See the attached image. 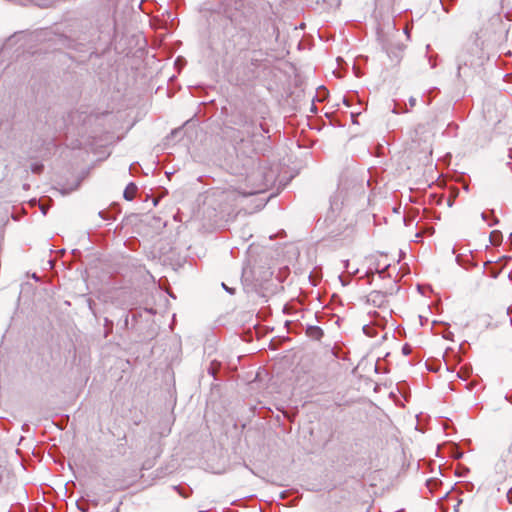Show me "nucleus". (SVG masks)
<instances>
[{
	"mask_svg": "<svg viewBox=\"0 0 512 512\" xmlns=\"http://www.w3.org/2000/svg\"><path fill=\"white\" fill-rule=\"evenodd\" d=\"M234 123L245 129L244 132H240L239 130L235 131V133H237V135L234 136L235 149L240 150L241 145L251 144L253 140L257 138L258 134L253 120L249 119L245 115H240L239 119Z\"/></svg>",
	"mask_w": 512,
	"mask_h": 512,
	"instance_id": "f257e3e1",
	"label": "nucleus"
},
{
	"mask_svg": "<svg viewBox=\"0 0 512 512\" xmlns=\"http://www.w3.org/2000/svg\"><path fill=\"white\" fill-rule=\"evenodd\" d=\"M346 200L347 193L342 188H338V190L330 197V208L325 218L326 222L333 223L336 221V218L341 212Z\"/></svg>",
	"mask_w": 512,
	"mask_h": 512,
	"instance_id": "f03ea898",
	"label": "nucleus"
},
{
	"mask_svg": "<svg viewBox=\"0 0 512 512\" xmlns=\"http://www.w3.org/2000/svg\"><path fill=\"white\" fill-rule=\"evenodd\" d=\"M367 303L375 307H382L386 303V293L374 290L367 296Z\"/></svg>",
	"mask_w": 512,
	"mask_h": 512,
	"instance_id": "7ed1b4c3",
	"label": "nucleus"
},
{
	"mask_svg": "<svg viewBox=\"0 0 512 512\" xmlns=\"http://www.w3.org/2000/svg\"><path fill=\"white\" fill-rule=\"evenodd\" d=\"M306 334L314 340H320L324 332L319 326L309 325L306 329Z\"/></svg>",
	"mask_w": 512,
	"mask_h": 512,
	"instance_id": "20e7f679",
	"label": "nucleus"
},
{
	"mask_svg": "<svg viewBox=\"0 0 512 512\" xmlns=\"http://www.w3.org/2000/svg\"><path fill=\"white\" fill-rule=\"evenodd\" d=\"M137 189H138V188H137L136 184H135V183H133V182H130V183L126 186V188H125V190H124V192H123V197H124V199H126V200H128V201H132V200L134 199V197H135V194H136V192H137Z\"/></svg>",
	"mask_w": 512,
	"mask_h": 512,
	"instance_id": "39448f33",
	"label": "nucleus"
},
{
	"mask_svg": "<svg viewBox=\"0 0 512 512\" xmlns=\"http://www.w3.org/2000/svg\"><path fill=\"white\" fill-rule=\"evenodd\" d=\"M251 45L255 47V49H253L252 51L253 56L251 57V62L252 64L257 65V63L260 61L257 56H263L264 53L262 52L261 49H256V47L259 46V43L255 44L254 42H251Z\"/></svg>",
	"mask_w": 512,
	"mask_h": 512,
	"instance_id": "423d86ee",
	"label": "nucleus"
},
{
	"mask_svg": "<svg viewBox=\"0 0 512 512\" xmlns=\"http://www.w3.org/2000/svg\"><path fill=\"white\" fill-rule=\"evenodd\" d=\"M502 240V233L498 230H494L490 233V242L493 245H498Z\"/></svg>",
	"mask_w": 512,
	"mask_h": 512,
	"instance_id": "0eeeda50",
	"label": "nucleus"
},
{
	"mask_svg": "<svg viewBox=\"0 0 512 512\" xmlns=\"http://www.w3.org/2000/svg\"><path fill=\"white\" fill-rule=\"evenodd\" d=\"M402 49H401V46H398V51L397 52H394V51H391V50H388L387 49V54L390 58H393V60L395 62H399L400 61V58H401V53Z\"/></svg>",
	"mask_w": 512,
	"mask_h": 512,
	"instance_id": "6e6552de",
	"label": "nucleus"
},
{
	"mask_svg": "<svg viewBox=\"0 0 512 512\" xmlns=\"http://www.w3.org/2000/svg\"><path fill=\"white\" fill-rule=\"evenodd\" d=\"M362 330H363V333L368 337H375L377 334L376 330L373 327H371L370 325H364Z\"/></svg>",
	"mask_w": 512,
	"mask_h": 512,
	"instance_id": "1a4fd4ad",
	"label": "nucleus"
},
{
	"mask_svg": "<svg viewBox=\"0 0 512 512\" xmlns=\"http://www.w3.org/2000/svg\"><path fill=\"white\" fill-rule=\"evenodd\" d=\"M44 169V165L41 163H33L31 165V171L35 174H40Z\"/></svg>",
	"mask_w": 512,
	"mask_h": 512,
	"instance_id": "9d476101",
	"label": "nucleus"
},
{
	"mask_svg": "<svg viewBox=\"0 0 512 512\" xmlns=\"http://www.w3.org/2000/svg\"><path fill=\"white\" fill-rule=\"evenodd\" d=\"M500 273H501V269H499V268L491 267V268L489 269V275H490V277H492V278H494V279L498 278V276L500 275Z\"/></svg>",
	"mask_w": 512,
	"mask_h": 512,
	"instance_id": "9b49d317",
	"label": "nucleus"
},
{
	"mask_svg": "<svg viewBox=\"0 0 512 512\" xmlns=\"http://www.w3.org/2000/svg\"><path fill=\"white\" fill-rule=\"evenodd\" d=\"M452 456L455 459H460L463 456V452L458 447L455 446L452 451Z\"/></svg>",
	"mask_w": 512,
	"mask_h": 512,
	"instance_id": "f8f14e48",
	"label": "nucleus"
},
{
	"mask_svg": "<svg viewBox=\"0 0 512 512\" xmlns=\"http://www.w3.org/2000/svg\"><path fill=\"white\" fill-rule=\"evenodd\" d=\"M463 66H467V62L462 59V57H458V75L460 76L461 70L463 69Z\"/></svg>",
	"mask_w": 512,
	"mask_h": 512,
	"instance_id": "ddd939ff",
	"label": "nucleus"
},
{
	"mask_svg": "<svg viewBox=\"0 0 512 512\" xmlns=\"http://www.w3.org/2000/svg\"><path fill=\"white\" fill-rule=\"evenodd\" d=\"M407 111H408L407 109L400 108L399 104H397V103L394 104V108L392 110V112L395 114H399V113L407 112Z\"/></svg>",
	"mask_w": 512,
	"mask_h": 512,
	"instance_id": "4468645a",
	"label": "nucleus"
},
{
	"mask_svg": "<svg viewBox=\"0 0 512 512\" xmlns=\"http://www.w3.org/2000/svg\"><path fill=\"white\" fill-rule=\"evenodd\" d=\"M338 278H339V281L341 282V284H342L343 286H347V285L350 283V277L345 278L344 276L339 275V277H338Z\"/></svg>",
	"mask_w": 512,
	"mask_h": 512,
	"instance_id": "2eb2a0df",
	"label": "nucleus"
},
{
	"mask_svg": "<svg viewBox=\"0 0 512 512\" xmlns=\"http://www.w3.org/2000/svg\"><path fill=\"white\" fill-rule=\"evenodd\" d=\"M222 288L227 291L229 294L233 295L235 294V289L234 288H230L229 286H227L224 282H222L221 284Z\"/></svg>",
	"mask_w": 512,
	"mask_h": 512,
	"instance_id": "dca6fc26",
	"label": "nucleus"
},
{
	"mask_svg": "<svg viewBox=\"0 0 512 512\" xmlns=\"http://www.w3.org/2000/svg\"><path fill=\"white\" fill-rule=\"evenodd\" d=\"M454 0H450L449 4L446 3V0H440L441 2V5L443 7V9L448 12L449 11V5H451L453 3Z\"/></svg>",
	"mask_w": 512,
	"mask_h": 512,
	"instance_id": "f3484780",
	"label": "nucleus"
},
{
	"mask_svg": "<svg viewBox=\"0 0 512 512\" xmlns=\"http://www.w3.org/2000/svg\"><path fill=\"white\" fill-rule=\"evenodd\" d=\"M128 325H129V315L126 314L123 318V321H122V327L124 329H128Z\"/></svg>",
	"mask_w": 512,
	"mask_h": 512,
	"instance_id": "a211bd4d",
	"label": "nucleus"
},
{
	"mask_svg": "<svg viewBox=\"0 0 512 512\" xmlns=\"http://www.w3.org/2000/svg\"><path fill=\"white\" fill-rule=\"evenodd\" d=\"M99 216L104 220H108L111 218L110 214L104 210L99 212Z\"/></svg>",
	"mask_w": 512,
	"mask_h": 512,
	"instance_id": "6ab92c4d",
	"label": "nucleus"
},
{
	"mask_svg": "<svg viewBox=\"0 0 512 512\" xmlns=\"http://www.w3.org/2000/svg\"><path fill=\"white\" fill-rule=\"evenodd\" d=\"M174 488H175V489L178 491V493H179L181 496H183L184 498H187V497L189 496V493H188V492H186V491H184V490H183V489H181L180 487L175 486Z\"/></svg>",
	"mask_w": 512,
	"mask_h": 512,
	"instance_id": "aec40b11",
	"label": "nucleus"
},
{
	"mask_svg": "<svg viewBox=\"0 0 512 512\" xmlns=\"http://www.w3.org/2000/svg\"><path fill=\"white\" fill-rule=\"evenodd\" d=\"M270 27H271V30H272V34H275L276 38H277L278 35H279L277 26L275 24H270Z\"/></svg>",
	"mask_w": 512,
	"mask_h": 512,
	"instance_id": "412c9836",
	"label": "nucleus"
},
{
	"mask_svg": "<svg viewBox=\"0 0 512 512\" xmlns=\"http://www.w3.org/2000/svg\"><path fill=\"white\" fill-rule=\"evenodd\" d=\"M402 352H403V354L408 355L410 353V346L408 344H405L402 347Z\"/></svg>",
	"mask_w": 512,
	"mask_h": 512,
	"instance_id": "4be33fe9",
	"label": "nucleus"
},
{
	"mask_svg": "<svg viewBox=\"0 0 512 512\" xmlns=\"http://www.w3.org/2000/svg\"><path fill=\"white\" fill-rule=\"evenodd\" d=\"M507 500L510 504H512V487L508 490L506 494Z\"/></svg>",
	"mask_w": 512,
	"mask_h": 512,
	"instance_id": "5701e85b",
	"label": "nucleus"
},
{
	"mask_svg": "<svg viewBox=\"0 0 512 512\" xmlns=\"http://www.w3.org/2000/svg\"><path fill=\"white\" fill-rule=\"evenodd\" d=\"M105 326H106L109 330H111V329H112V327H113V322H112L111 320H109V319L105 318Z\"/></svg>",
	"mask_w": 512,
	"mask_h": 512,
	"instance_id": "b1692460",
	"label": "nucleus"
},
{
	"mask_svg": "<svg viewBox=\"0 0 512 512\" xmlns=\"http://www.w3.org/2000/svg\"><path fill=\"white\" fill-rule=\"evenodd\" d=\"M409 104H410L411 107H414L416 105V98L411 96L409 98Z\"/></svg>",
	"mask_w": 512,
	"mask_h": 512,
	"instance_id": "393cba45",
	"label": "nucleus"
},
{
	"mask_svg": "<svg viewBox=\"0 0 512 512\" xmlns=\"http://www.w3.org/2000/svg\"><path fill=\"white\" fill-rule=\"evenodd\" d=\"M498 222H499V220L496 217H494L492 222L489 223V226H494V225L498 224Z\"/></svg>",
	"mask_w": 512,
	"mask_h": 512,
	"instance_id": "a878e982",
	"label": "nucleus"
},
{
	"mask_svg": "<svg viewBox=\"0 0 512 512\" xmlns=\"http://www.w3.org/2000/svg\"><path fill=\"white\" fill-rule=\"evenodd\" d=\"M505 399H506L508 402L512 403V393H511V394H506Z\"/></svg>",
	"mask_w": 512,
	"mask_h": 512,
	"instance_id": "bb28decb",
	"label": "nucleus"
},
{
	"mask_svg": "<svg viewBox=\"0 0 512 512\" xmlns=\"http://www.w3.org/2000/svg\"><path fill=\"white\" fill-rule=\"evenodd\" d=\"M260 128L263 131V133H268L269 132L268 128H266L263 124H260Z\"/></svg>",
	"mask_w": 512,
	"mask_h": 512,
	"instance_id": "cd10ccee",
	"label": "nucleus"
},
{
	"mask_svg": "<svg viewBox=\"0 0 512 512\" xmlns=\"http://www.w3.org/2000/svg\"><path fill=\"white\" fill-rule=\"evenodd\" d=\"M220 198H221V199H227V198H228V193H226V192H221V194H220Z\"/></svg>",
	"mask_w": 512,
	"mask_h": 512,
	"instance_id": "c85d7f7f",
	"label": "nucleus"
},
{
	"mask_svg": "<svg viewBox=\"0 0 512 512\" xmlns=\"http://www.w3.org/2000/svg\"><path fill=\"white\" fill-rule=\"evenodd\" d=\"M456 261H457V263H458L459 265H461V266H465V264H464V263H462V261H461V257H460L459 255L456 257Z\"/></svg>",
	"mask_w": 512,
	"mask_h": 512,
	"instance_id": "c756f323",
	"label": "nucleus"
},
{
	"mask_svg": "<svg viewBox=\"0 0 512 512\" xmlns=\"http://www.w3.org/2000/svg\"><path fill=\"white\" fill-rule=\"evenodd\" d=\"M343 102H344V104H345L346 106H350V102H349L348 98L344 97V98H343Z\"/></svg>",
	"mask_w": 512,
	"mask_h": 512,
	"instance_id": "7c9ffc66",
	"label": "nucleus"
},
{
	"mask_svg": "<svg viewBox=\"0 0 512 512\" xmlns=\"http://www.w3.org/2000/svg\"><path fill=\"white\" fill-rule=\"evenodd\" d=\"M78 505V508L81 510V511H86L87 510V507L86 506H81L79 503H77Z\"/></svg>",
	"mask_w": 512,
	"mask_h": 512,
	"instance_id": "2f4dec72",
	"label": "nucleus"
},
{
	"mask_svg": "<svg viewBox=\"0 0 512 512\" xmlns=\"http://www.w3.org/2000/svg\"><path fill=\"white\" fill-rule=\"evenodd\" d=\"M40 208H41L42 213L45 215L46 214V207L43 204H41Z\"/></svg>",
	"mask_w": 512,
	"mask_h": 512,
	"instance_id": "473e14b6",
	"label": "nucleus"
},
{
	"mask_svg": "<svg viewBox=\"0 0 512 512\" xmlns=\"http://www.w3.org/2000/svg\"><path fill=\"white\" fill-rule=\"evenodd\" d=\"M343 263H344V267L346 269H348V267H349V260H345V261H343Z\"/></svg>",
	"mask_w": 512,
	"mask_h": 512,
	"instance_id": "72a5a7b5",
	"label": "nucleus"
},
{
	"mask_svg": "<svg viewBox=\"0 0 512 512\" xmlns=\"http://www.w3.org/2000/svg\"><path fill=\"white\" fill-rule=\"evenodd\" d=\"M481 218H482L483 220H486V219H487V214H486L485 212H482V213H481Z\"/></svg>",
	"mask_w": 512,
	"mask_h": 512,
	"instance_id": "f704fd0d",
	"label": "nucleus"
},
{
	"mask_svg": "<svg viewBox=\"0 0 512 512\" xmlns=\"http://www.w3.org/2000/svg\"><path fill=\"white\" fill-rule=\"evenodd\" d=\"M137 317H138V315H137V314H133V315H132V320L136 322V321H137Z\"/></svg>",
	"mask_w": 512,
	"mask_h": 512,
	"instance_id": "c9c22d12",
	"label": "nucleus"
},
{
	"mask_svg": "<svg viewBox=\"0 0 512 512\" xmlns=\"http://www.w3.org/2000/svg\"><path fill=\"white\" fill-rule=\"evenodd\" d=\"M135 166H136V164H131V165H130V171H132L133 169H135Z\"/></svg>",
	"mask_w": 512,
	"mask_h": 512,
	"instance_id": "e433bc0d",
	"label": "nucleus"
},
{
	"mask_svg": "<svg viewBox=\"0 0 512 512\" xmlns=\"http://www.w3.org/2000/svg\"><path fill=\"white\" fill-rule=\"evenodd\" d=\"M452 203H453V199H451V198H450V199L448 200V205H449V206H452Z\"/></svg>",
	"mask_w": 512,
	"mask_h": 512,
	"instance_id": "4c0bfd02",
	"label": "nucleus"
},
{
	"mask_svg": "<svg viewBox=\"0 0 512 512\" xmlns=\"http://www.w3.org/2000/svg\"><path fill=\"white\" fill-rule=\"evenodd\" d=\"M492 264V261H487L485 264H484V267H487L488 265Z\"/></svg>",
	"mask_w": 512,
	"mask_h": 512,
	"instance_id": "58836bf2",
	"label": "nucleus"
},
{
	"mask_svg": "<svg viewBox=\"0 0 512 512\" xmlns=\"http://www.w3.org/2000/svg\"><path fill=\"white\" fill-rule=\"evenodd\" d=\"M508 278L512 281V273L508 274Z\"/></svg>",
	"mask_w": 512,
	"mask_h": 512,
	"instance_id": "ea45409f",
	"label": "nucleus"
},
{
	"mask_svg": "<svg viewBox=\"0 0 512 512\" xmlns=\"http://www.w3.org/2000/svg\"><path fill=\"white\" fill-rule=\"evenodd\" d=\"M320 88L323 90V92L327 93V90L325 89V87L322 86Z\"/></svg>",
	"mask_w": 512,
	"mask_h": 512,
	"instance_id": "a19ab883",
	"label": "nucleus"
},
{
	"mask_svg": "<svg viewBox=\"0 0 512 512\" xmlns=\"http://www.w3.org/2000/svg\"><path fill=\"white\" fill-rule=\"evenodd\" d=\"M465 375H466V372H463L462 375H459V378H462Z\"/></svg>",
	"mask_w": 512,
	"mask_h": 512,
	"instance_id": "79ce46f5",
	"label": "nucleus"
},
{
	"mask_svg": "<svg viewBox=\"0 0 512 512\" xmlns=\"http://www.w3.org/2000/svg\"><path fill=\"white\" fill-rule=\"evenodd\" d=\"M465 375H466V372H463L462 375H459V378H462Z\"/></svg>",
	"mask_w": 512,
	"mask_h": 512,
	"instance_id": "37998d69",
	"label": "nucleus"
},
{
	"mask_svg": "<svg viewBox=\"0 0 512 512\" xmlns=\"http://www.w3.org/2000/svg\"><path fill=\"white\" fill-rule=\"evenodd\" d=\"M465 375H466V372H463L462 375H459V378H462Z\"/></svg>",
	"mask_w": 512,
	"mask_h": 512,
	"instance_id": "c03bdc74",
	"label": "nucleus"
},
{
	"mask_svg": "<svg viewBox=\"0 0 512 512\" xmlns=\"http://www.w3.org/2000/svg\"><path fill=\"white\" fill-rule=\"evenodd\" d=\"M432 482V480H428L427 481V486L430 487V483Z\"/></svg>",
	"mask_w": 512,
	"mask_h": 512,
	"instance_id": "a18cd8bd",
	"label": "nucleus"
},
{
	"mask_svg": "<svg viewBox=\"0 0 512 512\" xmlns=\"http://www.w3.org/2000/svg\"><path fill=\"white\" fill-rule=\"evenodd\" d=\"M358 272V269H355V271L353 273H351V275H354Z\"/></svg>",
	"mask_w": 512,
	"mask_h": 512,
	"instance_id": "49530a36",
	"label": "nucleus"
},
{
	"mask_svg": "<svg viewBox=\"0 0 512 512\" xmlns=\"http://www.w3.org/2000/svg\"><path fill=\"white\" fill-rule=\"evenodd\" d=\"M510 238H512V233L510 234Z\"/></svg>",
	"mask_w": 512,
	"mask_h": 512,
	"instance_id": "de8ad7c7",
	"label": "nucleus"
}]
</instances>
